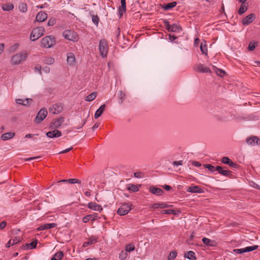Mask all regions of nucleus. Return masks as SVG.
Masks as SVG:
<instances>
[{"label": "nucleus", "mask_w": 260, "mask_h": 260, "mask_svg": "<svg viewBox=\"0 0 260 260\" xmlns=\"http://www.w3.org/2000/svg\"><path fill=\"white\" fill-rule=\"evenodd\" d=\"M88 241L89 242V244L91 245L98 242V238L95 236H92L88 239Z\"/></svg>", "instance_id": "obj_49"}, {"label": "nucleus", "mask_w": 260, "mask_h": 260, "mask_svg": "<svg viewBox=\"0 0 260 260\" xmlns=\"http://www.w3.org/2000/svg\"><path fill=\"white\" fill-rule=\"evenodd\" d=\"M16 102L18 104L22 105H23V104L24 103V100L22 99H16Z\"/></svg>", "instance_id": "obj_62"}, {"label": "nucleus", "mask_w": 260, "mask_h": 260, "mask_svg": "<svg viewBox=\"0 0 260 260\" xmlns=\"http://www.w3.org/2000/svg\"><path fill=\"white\" fill-rule=\"evenodd\" d=\"M160 208V203H154V204L151 205L150 208L157 209Z\"/></svg>", "instance_id": "obj_55"}, {"label": "nucleus", "mask_w": 260, "mask_h": 260, "mask_svg": "<svg viewBox=\"0 0 260 260\" xmlns=\"http://www.w3.org/2000/svg\"><path fill=\"white\" fill-rule=\"evenodd\" d=\"M43 71L46 73H48L50 72V68L45 67L43 68Z\"/></svg>", "instance_id": "obj_63"}, {"label": "nucleus", "mask_w": 260, "mask_h": 260, "mask_svg": "<svg viewBox=\"0 0 260 260\" xmlns=\"http://www.w3.org/2000/svg\"><path fill=\"white\" fill-rule=\"evenodd\" d=\"M173 165L174 166L182 165H183V161L182 160L174 161L173 162Z\"/></svg>", "instance_id": "obj_56"}, {"label": "nucleus", "mask_w": 260, "mask_h": 260, "mask_svg": "<svg viewBox=\"0 0 260 260\" xmlns=\"http://www.w3.org/2000/svg\"><path fill=\"white\" fill-rule=\"evenodd\" d=\"M15 136V133L12 132L3 134L1 136V139L3 140H7L12 138Z\"/></svg>", "instance_id": "obj_27"}, {"label": "nucleus", "mask_w": 260, "mask_h": 260, "mask_svg": "<svg viewBox=\"0 0 260 260\" xmlns=\"http://www.w3.org/2000/svg\"><path fill=\"white\" fill-rule=\"evenodd\" d=\"M216 170L219 172V173L224 176L229 177L230 178H233L232 172L229 170H223L222 168L219 166L216 167Z\"/></svg>", "instance_id": "obj_11"}, {"label": "nucleus", "mask_w": 260, "mask_h": 260, "mask_svg": "<svg viewBox=\"0 0 260 260\" xmlns=\"http://www.w3.org/2000/svg\"><path fill=\"white\" fill-rule=\"evenodd\" d=\"M55 43V38L51 36L44 37L41 40V46L49 48L52 47Z\"/></svg>", "instance_id": "obj_3"}, {"label": "nucleus", "mask_w": 260, "mask_h": 260, "mask_svg": "<svg viewBox=\"0 0 260 260\" xmlns=\"http://www.w3.org/2000/svg\"><path fill=\"white\" fill-rule=\"evenodd\" d=\"M73 149V147H71L69 148H68V149H66L65 150H63L61 151H60V152H59L58 153L59 154H61V153H67V152H69L70 150H71L72 149Z\"/></svg>", "instance_id": "obj_60"}, {"label": "nucleus", "mask_w": 260, "mask_h": 260, "mask_svg": "<svg viewBox=\"0 0 260 260\" xmlns=\"http://www.w3.org/2000/svg\"><path fill=\"white\" fill-rule=\"evenodd\" d=\"M41 66L37 64L35 67V71L36 72H38L40 73V74H41Z\"/></svg>", "instance_id": "obj_54"}, {"label": "nucleus", "mask_w": 260, "mask_h": 260, "mask_svg": "<svg viewBox=\"0 0 260 260\" xmlns=\"http://www.w3.org/2000/svg\"><path fill=\"white\" fill-rule=\"evenodd\" d=\"M54 62V59L52 57H46L44 59V62L47 64H52Z\"/></svg>", "instance_id": "obj_36"}, {"label": "nucleus", "mask_w": 260, "mask_h": 260, "mask_svg": "<svg viewBox=\"0 0 260 260\" xmlns=\"http://www.w3.org/2000/svg\"><path fill=\"white\" fill-rule=\"evenodd\" d=\"M29 245L30 246V249L35 248L36 247L37 245V241L35 240L32 242H31L30 243H29Z\"/></svg>", "instance_id": "obj_52"}, {"label": "nucleus", "mask_w": 260, "mask_h": 260, "mask_svg": "<svg viewBox=\"0 0 260 260\" xmlns=\"http://www.w3.org/2000/svg\"><path fill=\"white\" fill-rule=\"evenodd\" d=\"M247 10V7L244 4H242L239 8L238 11V13L239 15H242L244 13H245Z\"/></svg>", "instance_id": "obj_40"}, {"label": "nucleus", "mask_w": 260, "mask_h": 260, "mask_svg": "<svg viewBox=\"0 0 260 260\" xmlns=\"http://www.w3.org/2000/svg\"><path fill=\"white\" fill-rule=\"evenodd\" d=\"M177 5V3L175 2H173L172 3H168L167 4L165 5L162 8L166 10H170L173 8H174Z\"/></svg>", "instance_id": "obj_32"}, {"label": "nucleus", "mask_w": 260, "mask_h": 260, "mask_svg": "<svg viewBox=\"0 0 260 260\" xmlns=\"http://www.w3.org/2000/svg\"><path fill=\"white\" fill-rule=\"evenodd\" d=\"M19 11L21 12L25 13L27 10V4L25 3H21L18 6Z\"/></svg>", "instance_id": "obj_34"}, {"label": "nucleus", "mask_w": 260, "mask_h": 260, "mask_svg": "<svg viewBox=\"0 0 260 260\" xmlns=\"http://www.w3.org/2000/svg\"><path fill=\"white\" fill-rule=\"evenodd\" d=\"M214 71L217 74V75L220 77H223L225 74V72L224 71L221 69H218L217 68H215Z\"/></svg>", "instance_id": "obj_39"}, {"label": "nucleus", "mask_w": 260, "mask_h": 260, "mask_svg": "<svg viewBox=\"0 0 260 260\" xmlns=\"http://www.w3.org/2000/svg\"><path fill=\"white\" fill-rule=\"evenodd\" d=\"M186 191L192 193H203L204 192L203 189L199 186L188 187Z\"/></svg>", "instance_id": "obj_18"}, {"label": "nucleus", "mask_w": 260, "mask_h": 260, "mask_svg": "<svg viewBox=\"0 0 260 260\" xmlns=\"http://www.w3.org/2000/svg\"><path fill=\"white\" fill-rule=\"evenodd\" d=\"M32 100L30 99H26L24 100V103L23 104V105L26 106L29 104L30 102H31Z\"/></svg>", "instance_id": "obj_58"}, {"label": "nucleus", "mask_w": 260, "mask_h": 260, "mask_svg": "<svg viewBox=\"0 0 260 260\" xmlns=\"http://www.w3.org/2000/svg\"><path fill=\"white\" fill-rule=\"evenodd\" d=\"M2 8L4 11H9L14 9V5L11 3L5 4L2 6Z\"/></svg>", "instance_id": "obj_28"}, {"label": "nucleus", "mask_w": 260, "mask_h": 260, "mask_svg": "<svg viewBox=\"0 0 260 260\" xmlns=\"http://www.w3.org/2000/svg\"><path fill=\"white\" fill-rule=\"evenodd\" d=\"M256 18V16L254 13L250 14L244 17L241 21L243 25H248L252 23Z\"/></svg>", "instance_id": "obj_9"}, {"label": "nucleus", "mask_w": 260, "mask_h": 260, "mask_svg": "<svg viewBox=\"0 0 260 260\" xmlns=\"http://www.w3.org/2000/svg\"><path fill=\"white\" fill-rule=\"evenodd\" d=\"M165 25L167 30L170 32H176L180 30L179 26L176 24L171 25L168 21H166L165 22Z\"/></svg>", "instance_id": "obj_10"}, {"label": "nucleus", "mask_w": 260, "mask_h": 260, "mask_svg": "<svg viewBox=\"0 0 260 260\" xmlns=\"http://www.w3.org/2000/svg\"><path fill=\"white\" fill-rule=\"evenodd\" d=\"M92 16V21L93 23L96 25V26L98 25L99 22V18L98 15H91Z\"/></svg>", "instance_id": "obj_46"}, {"label": "nucleus", "mask_w": 260, "mask_h": 260, "mask_svg": "<svg viewBox=\"0 0 260 260\" xmlns=\"http://www.w3.org/2000/svg\"><path fill=\"white\" fill-rule=\"evenodd\" d=\"M68 182L71 184H74V183L80 184L81 183V181L80 180L77 179H75V178L69 179H67V180H62L58 181V182Z\"/></svg>", "instance_id": "obj_31"}, {"label": "nucleus", "mask_w": 260, "mask_h": 260, "mask_svg": "<svg viewBox=\"0 0 260 260\" xmlns=\"http://www.w3.org/2000/svg\"><path fill=\"white\" fill-rule=\"evenodd\" d=\"M185 257L188 258L190 260H196V257L195 256V253L192 251H189L186 253L184 255Z\"/></svg>", "instance_id": "obj_30"}, {"label": "nucleus", "mask_w": 260, "mask_h": 260, "mask_svg": "<svg viewBox=\"0 0 260 260\" xmlns=\"http://www.w3.org/2000/svg\"><path fill=\"white\" fill-rule=\"evenodd\" d=\"M126 11L125 0H121V6L118 8V14L121 17L124 12Z\"/></svg>", "instance_id": "obj_22"}, {"label": "nucleus", "mask_w": 260, "mask_h": 260, "mask_svg": "<svg viewBox=\"0 0 260 260\" xmlns=\"http://www.w3.org/2000/svg\"><path fill=\"white\" fill-rule=\"evenodd\" d=\"M127 256V253L126 251H121L119 254V258L121 260H124Z\"/></svg>", "instance_id": "obj_45"}, {"label": "nucleus", "mask_w": 260, "mask_h": 260, "mask_svg": "<svg viewBox=\"0 0 260 260\" xmlns=\"http://www.w3.org/2000/svg\"><path fill=\"white\" fill-rule=\"evenodd\" d=\"M99 50L101 55L103 57H106L109 50V45L106 39H104L100 40L99 43Z\"/></svg>", "instance_id": "obj_5"}, {"label": "nucleus", "mask_w": 260, "mask_h": 260, "mask_svg": "<svg viewBox=\"0 0 260 260\" xmlns=\"http://www.w3.org/2000/svg\"><path fill=\"white\" fill-rule=\"evenodd\" d=\"M57 225L56 223H46L43 225H40L38 229V231H43L45 230L50 229L51 228H53L56 227Z\"/></svg>", "instance_id": "obj_21"}, {"label": "nucleus", "mask_w": 260, "mask_h": 260, "mask_svg": "<svg viewBox=\"0 0 260 260\" xmlns=\"http://www.w3.org/2000/svg\"><path fill=\"white\" fill-rule=\"evenodd\" d=\"M125 93L123 92H122V91H120L119 92V95H118V98L120 100V101L119 102V103L121 104L123 102V101L125 98Z\"/></svg>", "instance_id": "obj_48"}, {"label": "nucleus", "mask_w": 260, "mask_h": 260, "mask_svg": "<svg viewBox=\"0 0 260 260\" xmlns=\"http://www.w3.org/2000/svg\"><path fill=\"white\" fill-rule=\"evenodd\" d=\"M63 110V104L61 103H56L52 105L49 108V112L53 114L60 113Z\"/></svg>", "instance_id": "obj_7"}, {"label": "nucleus", "mask_w": 260, "mask_h": 260, "mask_svg": "<svg viewBox=\"0 0 260 260\" xmlns=\"http://www.w3.org/2000/svg\"><path fill=\"white\" fill-rule=\"evenodd\" d=\"M202 241L207 246L215 247L217 245V243L215 240H210L206 237H204Z\"/></svg>", "instance_id": "obj_15"}, {"label": "nucleus", "mask_w": 260, "mask_h": 260, "mask_svg": "<svg viewBox=\"0 0 260 260\" xmlns=\"http://www.w3.org/2000/svg\"><path fill=\"white\" fill-rule=\"evenodd\" d=\"M87 207L90 209L98 211L99 212H101L103 210V207L102 206L94 202H89L87 205Z\"/></svg>", "instance_id": "obj_17"}, {"label": "nucleus", "mask_w": 260, "mask_h": 260, "mask_svg": "<svg viewBox=\"0 0 260 260\" xmlns=\"http://www.w3.org/2000/svg\"><path fill=\"white\" fill-rule=\"evenodd\" d=\"M27 53L25 52H21L15 54L11 58V63L14 65L21 63L22 61L25 60L27 57Z\"/></svg>", "instance_id": "obj_4"}, {"label": "nucleus", "mask_w": 260, "mask_h": 260, "mask_svg": "<svg viewBox=\"0 0 260 260\" xmlns=\"http://www.w3.org/2000/svg\"><path fill=\"white\" fill-rule=\"evenodd\" d=\"M149 191L151 193L157 196L161 195L164 192L162 189L155 187H151L149 188Z\"/></svg>", "instance_id": "obj_25"}, {"label": "nucleus", "mask_w": 260, "mask_h": 260, "mask_svg": "<svg viewBox=\"0 0 260 260\" xmlns=\"http://www.w3.org/2000/svg\"><path fill=\"white\" fill-rule=\"evenodd\" d=\"M200 50L203 54L207 55L208 50L206 43H205L204 44H203V43H201L200 45Z\"/></svg>", "instance_id": "obj_35"}, {"label": "nucleus", "mask_w": 260, "mask_h": 260, "mask_svg": "<svg viewBox=\"0 0 260 260\" xmlns=\"http://www.w3.org/2000/svg\"><path fill=\"white\" fill-rule=\"evenodd\" d=\"M46 136L51 138H58L61 136V132L60 131L55 129L49 131L46 133Z\"/></svg>", "instance_id": "obj_14"}, {"label": "nucleus", "mask_w": 260, "mask_h": 260, "mask_svg": "<svg viewBox=\"0 0 260 260\" xmlns=\"http://www.w3.org/2000/svg\"><path fill=\"white\" fill-rule=\"evenodd\" d=\"M63 256L62 251H59L56 252L51 258V260H60Z\"/></svg>", "instance_id": "obj_29"}, {"label": "nucleus", "mask_w": 260, "mask_h": 260, "mask_svg": "<svg viewBox=\"0 0 260 260\" xmlns=\"http://www.w3.org/2000/svg\"><path fill=\"white\" fill-rule=\"evenodd\" d=\"M228 165L233 168H236L237 166V165L236 163L233 162L231 160L230 161Z\"/></svg>", "instance_id": "obj_59"}, {"label": "nucleus", "mask_w": 260, "mask_h": 260, "mask_svg": "<svg viewBox=\"0 0 260 260\" xmlns=\"http://www.w3.org/2000/svg\"><path fill=\"white\" fill-rule=\"evenodd\" d=\"M131 205L128 203L122 204L117 210V214L119 215H125L131 210Z\"/></svg>", "instance_id": "obj_6"}, {"label": "nucleus", "mask_w": 260, "mask_h": 260, "mask_svg": "<svg viewBox=\"0 0 260 260\" xmlns=\"http://www.w3.org/2000/svg\"><path fill=\"white\" fill-rule=\"evenodd\" d=\"M170 206H171L167 204L164 203H160V208L162 209V208H168Z\"/></svg>", "instance_id": "obj_61"}, {"label": "nucleus", "mask_w": 260, "mask_h": 260, "mask_svg": "<svg viewBox=\"0 0 260 260\" xmlns=\"http://www.w3.org/2000/svg\"><path fill=\"white\" fill-rule=\"evenodd\" d=\"M97 96V92H93L88 95H87L85 99V100L86 101L90 102L96 98Z\"/></svg>", "instance_id": "obj_33"}, {"label": "nucleus", "mask_w": 260, "mask_h": 260, "mask_svg": "<svg viewBox=\"0 0 260 260\" xmlns=\"http://www.w3.org/2000/svg\"><path fill=\"white\" fill-rule=\"evenodd\" d=\"M47 110L46 108L41 109L38 112L35 118V122L37 123H41L47 116Z\"/></svg>", "instance_id": "obj_8"}, {"label": "nucleus", "mask_w": 260, "mask_h": 260, "mask_svg": "<svg viewBox=\"0 0 260 260\" xmlns=\"http://www.w3.org/2000/svg\"><path fill=\"white\" fill-rule=\"evenodd\" d=\"M62 35L66 39L73 42H77L79 39L77 33L72 30H65L63 32Z\"/></svg>", "instance_id": "obj_1"}, {"label": "nucleus", "mask_w": 260, "mask_h": 260, "mask_svg": "<svg viewBox=\"0 0 260 260\" xmlns=\"http://www.w3.org/2000/svg\"><path fill=\"white\" fill-rule=\"evenodd\" d=\"M233 251L235 253H237V254H240V253L241 254V253H243L245 252L244 248H241V249H235L233 250Z\"/></svg>", "instance_id": "obj_51"}, {"label": "nucleus", "mask_w": 260, "mask_h": 260, "mask_svg": "<svg viewBox=\"0 0 260 260\" xmlns=\"http://www.w3.org/2000/svg\"><path fill=\"white\" fill-rule=\"evenodd\" d=\"M162 187L168 191L172 189V187L168 185H165L164 186H162Z\"/></svg>", "instance_id": "obj_64"}, {"label": "nucleus", "mask_w": 260, "mask_h": 260, "mask_svg": "<svg viewBox=\"0 0 260 260\" xmlns=\"http://www.w3.org/2000/svg\"><path fill=\"white\" fill-rule=\"evenodd\" d=\"M98 217V214L97 213H94L93 214H89L85 216H84L82 218V221L84 223H87L89 220L94 221L97 219Z\"/></svg>", "instance_id": "obj_20"}, {"label": "nucleus", "mask_w": 260, "mask_h": 260, "mask_svg": "<svg viewBox=\"0 0 260 260\" xmlns=\"http://www.w3.org/2000/svg\"><path fill=\"white\" fill-rule=\"evenodd\" d=\"M21 241V238L20 237H15L14 239H10L8 243L6 244V247L7 248L10 247L11 245H13L16 244Z\"/></svg>", "instance_id": "obj_24"}, {"label": "nucleus", "mask_w": 260, "mask_h": 260, "mask_svg": "<svg viewBox=\"0 0 260 260\" xmlns=\"http://www.w3.org/2000/svg\"><path fill=\"white\" fill-rule=\"evenodd\" d=\"M56 23V19L54 18H51L48 20V25L53 26Z\"/></svg>", "instance_id": "obj_50"}, {"label": "nucleus", "mask_w": 260, "mask_h": 260, "mask_svg": "<svg viewBox=\"0 0 260 260\" xmlns=\"http://www.w3.org/2000/svg\"><path fill=\"white\" fill-rule=\"evenodd\" d=\"M258 44L257 42H250L248 45V49L250 51L253 50L257 46Z\"/></svg>", "instance_id": "obj_38"}, {"label": "nucleus", "mask_w": 260, "mask_h": 260, "mask_svg": "<svg viewBox=\"0 0 260 260\" xmlns=\"http://www.w3.org/2000/svg\"><path fill=\"white\" fill-rule=\"evenodd\" d=\"M204 167L205 168L208 169L209 171H210L211 172H212L217 171L216 167L215 168V167L213 166L212 165H211L210 164H205Z\"/></svg>", "instance_id": "obj_42"}, {"label": "nucleus", "mask_w": 260, "mask_h": 260, "mask_svg": "<svg viewBox=\"0 0 260 260\" xmlns=\"http://www.w3.org/2000/svg\"><path fill=\"white\" fill-rule=\"evenodd\" d=\"M197 70L201 73H211V70L208 67L201 63L197 66Z\"/></svg>", "instance_id": "obj_23"}, {"label": "nucleus", "mask_w": 260, "mask_h": 260, "mask_svg": "<svg viewBox=\"0 0 260 260\" xmlns=\"http://www.w3.org/2000/svg\"><path fill=\"white\" fill-rule=\"evenodd\" d=\"M230 160L231 159L229 157L224 156L222 157L221 161L223 164H228Z\"/></svg>", "instance_id": "obj_53"}, {"label": "nucleus", "mask_w": 260, "mask_h": 260, "mask_svg": "<svg viewBox=\"0 0 260 260\" xmlns=\"http://www.w3.org/2000/svg\"><path fill=\"white\" fill-rule=\"evenodd\" d=\"M127 189L133 192H136L139 190L138 187L135 184H130L128 185Z\"/></svg>", "instance_id": "obj_37"}, {"label": "nucleus", "mask_w": 260, "mask_h": 260, "mask_svg": "<svg viewBox=\"0 0 260 260\" xmlns=\"http://www.w3.org/2000/svg\"><path fill=\"white\" fill-rule=\"evenodd\" d=\"M257 245H254L253 246L246 247V248H244V249L245 250V252H247L256 250V249H257Z\"/></svg>", "instance_id": "obj_44"}, {"label": "nucleus", "mask_w": 260, "mask_h": 260, "mask_svg": "<svg viewBox=\"0 0 260 260\" xmlns=\"http://www.w3.org/2000/svg\"><path fill=\"white\" fill-rule=\"evenodd\" d=\"M45 29L42 26H38L35 28L30 34V40L33 41L37 40L43 35Z\"/></svg>", "instance_id": "obj_2"}, {"label": "nucleus", "mask_w": 260, "mask_h": 260, "mask_svg": "<svg viewBox=\"0 0 260 260\" xmlns=\"http://www.w3.org/2000/svg\"><path fill=\"white\" fill-rule=\"evenodd\" d=\"M161 213L162 214H174V215L176 214V211H175L174 210H172V209L163 210H162Z\"/></svg>", "instance_id": "obj_43"}, {"label": "nucleus", "mask_w": 260, "mask_h": 260, "mask_svg": "<svg viewBox=\"0 0 260 260\" xmlns=\"http://www.w3.org/2000/svg\"><path fill=\"white\" fill-rule=\"evenodd\" d=\"M47 18V13L44 11H40L37 14L36 20L38 22H43L46 20Z\"/></svg>", "instance_id": "obj_16"}, {"label": "nucleus", "mask_w": 260, "mask_h": 260, "mask_svg": "<svg viewBox=\"0 0 260 260\" xmlns=\"http://www.w3.org/2000/svg\"><path fill=\"white\" fill-rule=\"evenodd\" d=\"M106 105H102L95 112L94 114V118H98L102 115L105 110Z\"/></svg>", "instance_id": "obj_26"}, {"label": "nucleus", "mask_w": 260, "mask_h": 260, "mask_svg": "<svg viewBox=\"0 0 260 260\" xmlns=\"http://www.w3.org/2000/svg\"><path fill=\"white\" fill-rule=\"evenodd\" d=\"M6 225H7V222L5 221H3L0 223V229L3 230L6 226Z\"/></svg>", "instance_id": "obj_57"}, {"label": "nucleus", "mask_w": 260, "mask_h": 260, "mask_svg": "<svg viewBox=\"0 0 260 260\" xmlns=\"http://www.w3.org/2000/svg\"><path fill=\"white\" fill-rule=\"evenodd\" d=\"M135 249V246L133 244H129L126 245L125 251L126 252H131Z\"/></svg>", "instance_id": "obj_47"}, {"label": "nucleus", "mask_w": 260, "mask_h": 260, "mask_svg": "<svg viewBox=\"0 0 260 260\" xmlns=\"http://www.w3.org/2000/svg\"><path fill=\"white\" fill-rule=\"evenodd\" d=\"M246 142L248 145L254 146L260 145V139L256 136H251L246 139Z\"/></svg>", "instance_id": "obj_12"}, {"label": "nucleus", "mask_w": 260, "mask_h": 260, "mask_svg": "<svg viewBox=\"0 0 260 260\" xmlns=\"http://www.w3.org/2000/svg\"><path fill=\"white\" fill-rule=\"evenodd\" d=\"M75 56L72 52L67 53V61L68 63L70 66H74L75 63Z\"/></svg>", "instance_id": "obj_19"}, {"label": "nucleus", "mask_w": 260, "mask_h": 260, "mask_svg": "<svg viewBox=\"0 0 260 260\" xmlns=\"http://www.w3.org/2000/svg\"><path fill=\"white\" fill-rule=\"evenodd\" d=\"M177 252L176 250L172 251L168 256L169 260H174L177 256Z\"/></svg>", "instance_id": "obj_41"}, {"label": "nucleus", "mask_w": 260, "mask_h": 260, "mask_svg": "<svg viewBox=\"0 0 260 260\" xmlns=\"http://www.w3.org/2000/svg\"><path fill=\"white\" fill-rule=\"evenodd\" d=\"M64 121V118L61 117L58 119L54 120L51 123V127L56 128L59 127Z\"/></svg>", "instance_id": "obj_13"}]
</instances>
